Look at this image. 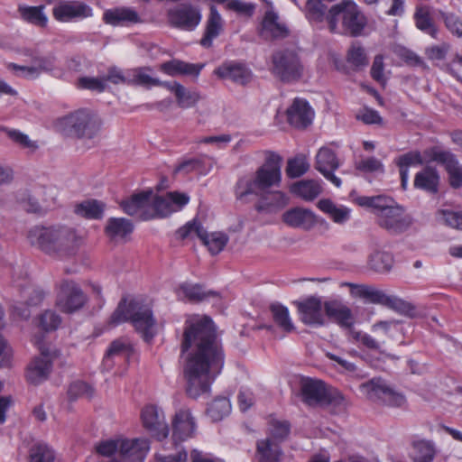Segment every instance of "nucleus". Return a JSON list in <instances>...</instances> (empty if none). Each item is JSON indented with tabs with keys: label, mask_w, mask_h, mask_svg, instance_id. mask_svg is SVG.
Instances as JSON below:
<instances>
[{
	"label": "nucleus",
	"mask_w": 462,
	"mask_h": 462,
	"mask_svg": "<svg viewBox=\"0 0 462 462\" xmlns=\"http://www.w3.org/2000/svg\"><path fill=\"white\" fill-rule=\"evenodd\" d=\"M27 238L32 246L59 257L75 255L82 244V237L64 226H35L29 230Z\"/></svg>",
	"instance_id": "2"
},
{
	"label": "nucleus",
	"mask_w": 462,
	"mask_h": 462,
	"mask_svg": "<svg viewBox=\"0 0 462 462\" xmlns=\"http://www.w3.org/2000/svg\"><path fill=\"white\" fill-rule=\"evenodd\" d=\"M439 214L441 222L452 228L462 230V212L441 210Z\"/></svg>",
	"instance_id": "62"
},
{
	"label": "nucleus",
	"mask_w": 462,
	"mask_h": 462,
	"mask_svg": "<svg viewBox=\"0 0 462 462\" xmlns=\"http://www.w3.org/2000/svg\"><path fill=\"white\" fill-rule=\"evenodd\" d=\"M17 286L22 287V297L26 306H38L43 300L45 293L42 289L22 283H17Z\"/></svg>",
	"instance_id": "53"
},
{
	"label": "nucleus",
	"mask_w": 462,
	"mask_h": 462,
	"mask_svg": "<svg viewBox=\"0 0 462 462\" xmlns=\"http://www.w3.org/2000/svg\"><path fill=\"white\" fill-rule=\"evenodd\" d=\"M281 162L282 158L279 155L269 153L254 176H244L237 180L235 188L236 198L248 202L252 196L263 194L272 187L279 186L282 179Z\"/></svg>",
	"instance_id": "3"
},
{
	"label": "nucleus",
	"mask_w": 462,
	"mask_h": 462,
	"mask_svg": "<svg viewBox=\"0 0 462 462\" xmlns=\"http://www.w3.org/2000/svg\"><path fill=\"white\" fill-rule=\"evenodd\" d=\"M310 164L304 155L288 160L286 173L290 178H299L308 171Z\"/></svg>",
	"instance_id": "52"
},
{
	"label": "nucleus",
	"mask_w": 462,
	"mask_h": 462,
	"mask_svg": "<svg viewBox=\"0 0 462 462\" xmlns=\"http://www.w3.org/2000/svg\"><path fill=\"white\" fill-rule=\"evenodd\" d=\"M346 60L356 69H363L368 64L365 49L357 43L352 44L347 51Z\"/></svg>",
	"instance_id": "50"
},
{
	"label": "nucleus",
	"mask_w": 462,
	"mask_h": 462,
	"mask_svg": "<svg viewBox=\"0 0 462 462\" xmlns=\"http://www.w3.org/2000/svg\"><path fill=\"white\" fill-rule=\"evenodd\" d=\"M414 20L419 30L430 34L434 39L438 38L439 30L434 25V23L430 14L429 8L427 6L417 7L414 14Z\"/></svg>",
	"instance_id": "42"
},
{
	"label": "nucleus",
	"mask_w": 462,
	"mask_h": 462,
	"mask_svg": "<svg viewBox=\"0 0 462 462\" xmlns=\"http://www.w3.org/2000/svg\"><path fill=\"white\" fill-rule=\"evenodd\" d=\"M181 353H187L183 367L187 394L197 399L209 393L225 363V355L209 317L194 315L186 319Z\"/></svg>",
	"instance_id": "1"
},
{
	"label": "nucleus",
	"mask_w": 462,
	"mask_h": 462,
	"mask_svg": "<svg viewBox=\"0 0 462 462\" xmlns=\"http://www.w3.org/2000/svg\"><path fill=\"white\" fill-rule=\"evenodd\" d=\"M174 441H184L194 436L197 423L191 411L188 408L178 410L171 421Z\"/></svg>",
	"instance_id": "21"
},
{
	"label": "nucleus",
	"mask_w": 462,
	"mask_h": 462,
	"mask_svg": "<svg viewBox=\"0 0 462 462\" xmlns=\"http://www.w3.org/2000/svg\"><path fill=\"white\" fill-rule=\"evenodd\" d=\"M300 392L303 402L308 405H341L345 401L337 390L327 387L319 380L303 379L300 383Z\"/></svg>",
	"instance_id": "9"
},
{
	"label": "nucleus",
	"mask_w": 462,
	"mask_h": 462,
	"mask_svg": "<svg viewBox=\"0 0 462 462\" xmlns=\"http://www.w3.org/2000/svg\"><path fill=\"white\" fill-rule=\"evenodd\" d=\"M231 412V403L226 397H217L208 404L207 409L208 415L214 421L223 420Z\"/></svg>",
	"instance_id": "45"
},
{
	"label": "nucleus",
	"mask_w": 462,
	"mask_h": 462,
	"mask_svg": "<svg viewBox=\"0 0 462 462\" xmlns=\"http://www.w3.org/2000/svg\"><path fill=\"white\" fill-rule=\"evenodd\" d=\"M214 73L224 79H230L237 84L245 85L251 79V70L243 63L226 61L217 67Z\"/></svg>",
	"instance_id": "25"
},
{
	"label": "nucleus",
	"mask_w": 462,
	"mask_h": 462,
	"mask_svg": "<svg viewBox=\"0 0 462 462\" xmlns=\"http://www.w3.org/2000/svg\"><path fill=\"white\" fill-rule=\"evenodd\" d=\"M394 263L393 255L387 251L375 249L368 259L369 267L376 273H389Z\"/></svg>",
	"instance_id": "40"
},
{
	"label": "nucleus",
	"mask_w": 462,
	"mask_h": 462,
	"mask_svg": "<svg viewBox=\"0 0 462 462\" xmlns=\"http://www.w3.org/2000/svg\"><path fill=\"white\" fill-rule=\"evenodd\" d=\"M364 393L372 401H379L391 407H403L406 399L403 394L390 388L381 379H372L361 385Z\"/></svg>",
	"instance_id": "12"
},
{
	"label": "nucleus",
	"mask_w": 462,
	"mask_h": 462,
	"mask_svg": "<svg viewBox=\"0 0 462 462\" xmlns=\"http://www.w3.org/2000/svg\"><path fill=\"white\" fill-rule=\"evenodd\" d=\"M258 198L255 204L256 211L260 213H274L283 208L289 201L288 197L282 191H265L261 195H254Z\"/></svg>",
	"instance_id": "28"
},
{
	"label": "nucleus",
	"mask_w": 462,
	"mask_h": 462,
	"mask_svg": "<svg viewBox=\"0 0 462 462\" xmlns=\"http://www.w3.org/2000/svg\"><path fill=\"white\" fill-rule=\"evenodd\" d=\"M168 18L173 27L193 31L199 24L202 15L198 7L186 4L171 9L168 12Z\"/></svg>",
	"instance_id": "18"
},
{
	"label": "nucleus",
	"mask_w": 462,
	"mask_h": 462,
	"mask_svg": "<svg viewBox=\"0 0 462 462\" xmlns=\"http://www.w3.org/2000/svg\"><path fill=\"white\" fill-rule=\"evenodd\" d=\"M222 29L223 19L221 14L215 5H210L205 33L200 40V44L205 48H209L212 45V41L220 34Z\"/></svg>",
	"instance_id": "34"
},
{
	"label": "nucleus",
	"mask_w": 462,
	"mask_h": 462,
	"mask_svg": "<svg viewBox=\"0 0 462 462\" xmlns=\"http://www.w3.org/2000/svg\"><path fill=\"white\" fill-rule=\"evenodd\" d=\"M439 175L438 171L431 167L426 166L416 173L414 178V188L421 189L430 194H435L439 190Z\"/></svg>",
	"instance_id": "33"
},
{
	"label": "nucleus",
	"mask_w": 462,
	"mask_h": 462,
	"mask_svg": "<svg viewBox=\"0 0 462 462\" xmlns=\"http://www.w3.org/2000/svg\"><path fill=\"white\" fill-rule=\"evenodd\" d=\"M16 200L27 212L38 213L41 210L38 200L28 189L19 190L16 193Z\"/></svg>",
	"instance_id": "58"
},
{
	"label": "nucleus",
	"mask_w": 462,
	"mask_h": 462,
	"mask_svg": "<svg viewBox=\"0 0 462 462\" xmlns=\"http://www.w3.org/2000/svg\"><path fill=\"white\" fill-rule=\"evenodd\" d=\"M340 166L336 152L329 146L321 147L316 155L315 169L336 187L341 186V180L334 174Z\"/></svg>",
	"instance_id": "20"
},
{
	"label": "nucleus",
	"mask_w": 462,
	"mask_h": 462,
	"mask_svg": "<svg viewBox=\"0 0 462 462\" xmlns=\"http://www.w3.org/2000/svg\"><path fill=\"white\" fill-rule=\"evenodd\" d=\"M149 449L146 439H122L119 455L123 462H143Z\"/></svg>",
	"instance_id": "24"
},
{
	"label": "nucleus",
	"mask_w": 462,
	"mask_h": 462,
	"mask_svg": "<svg viewBox=\"0 0 462 462\" xmlns=\"http://www.w3.org/2000/svg\"><path fill=\"white\" fill-rule=\"evenodd\" d=\"M189 201L186 193L177 191L168 192L165 196H157L152 193L151 211L152 219L166 217L173 212L182 209Z\"/></svg>",
	"instance_id": "14"
},
{
	"label": "nucleus",
	"mask_w": 462,
	"mask_h": 462,
	"mask_svg": "<svg viewBox=\"0 0 462 462\" xmlns=\"http://www.w3.org/2000/svg\"><path fill=\"white\" fill-rule=\"evenodd\" d=\"M19 13L22 18L27 23H32L39 27H45L48 18L44 14V6H19Z\"/></svg>",
	"instance_id": "44"
},
{
	"label": "nucleus",
	"mask_w": 462,
	"mask_h": 462,
	"mask_svg": "<svg viewBox=\"0 0 462 462\" xmlns=\"http://www.w3.org/2000/svg\"><path fill=\"white\" fill-rule=\"evenodd\" d=\"M52 15L60 23L81 21L93 16V9L81 1H61L52 8Z\"/></svg>",
	"instance_id": "16"
},
{
	"label": "nucleus",
	"mask_w": 462,
	"mask_h": 462,
	"mask_svg": "<svg viewBox=\"0 0 462 462\" xmlns=\"http://www.w3.org/2000/svg\"><path fill=\"white\" fill-rule=\"evenodd\" d=\"M30 462H58L54 450L46 443H36L29 451Z\"/></svg>",
	"instance_id": "46"
},
{
	"label": "nucleus",
	"mask_w": 462,
	"mask_h": 462,
	"mask_svg": "<svg viewBox=\"0 0 462 462\" xmlns=\"http://www.w3.org/2000/svg\"><path fill=\"white\" fill-rule=\"evenodd\" d=\"M272 73L282 82H295L303 77L304 65L294 50H279L272 57Z\"/></svg>",
	"instance_id": "7"
},
{
	"label": "nucleus",
	"mask_w": 462,
	"mask_h": 462,
	"mask_svg": "<svg viewBox=\"0 0 462 462\" xmlns=\"http://www.w3.org/2000/svg\"><path fill=\"white\" fill-rule=\"evenodd\" d=\"M437 452L436 445L431 440L419 439L412 442L413 462H433Z\"/></svg>",
	"instance_id": "38"
},
{
	"label": "nucleus",
	"mask_w": 462,
	"mask_h": 462,
	"mask_svg": "<svg viewBox=\"0 0 462 462\" xmlns=\"http://www.w3.org/2000/svg\"><path fill=\"white\" fill-rule=\"evenodd\" d=\"M141 420L143 428L151 434L152 437L160 441L168 437L170 430L165 420L164 412L156 405H146L142 410Z\"/></svg>",
	"instance_id": "15"
},
{
	"label": "nucleus",
	"mask_w": 462,
	"mask_h": 462,
	"mask_svg": "<svg viewBox=\"0 0 462 462\" xmlns=\"http://www.w3.org/2000/svg\"><path fill=\"white\" fill-rule=\"evenodd\" d=\"M204 64L189 63L180 60H171L160 65V70L171 77L194 76L199 77Z\"/></svg>",
	"instance_id": "31"
},
{
	"label": "nucleus",
	"mask_w": 462,
	"mask_h": 462,
	"mask_svg": "<svg viewBox=\"0 0 462 462\" xmlns=\"http://www.w3.org/2000/svg\"><path fill=\"white\" fill-rule=\"evenodd\" d=\"M204 227L201 226L199 222H198L196 219H193L192 221L188 222L183 226L180 227L177 230V235L180 239H186V238H193L194 236H197L200 239V237L204 234Z\"/></svg>",
	"instance_id": "59"
},
{
	"label": "nucleus",
	"mask_w": 462,
	"mask_h": 462,
	"mask_svg": "<svg viewBox=\"0 0 462 462\" xmlns=\"http://www.w3.org/2000/svg\"><path fill=\"white\" fill-rule=\"evenodd\" d=\"M152 70L150 67H138L130 69V85L142 87L156 86L159 83V79L152 78L148 74Z\"/></svg>",
	"instance_id": "47"
},
{
	"label": "nucleus",
	"mask_w": 462,
	"mask_h": 462,
	"mask_svg": "<svg viewBox=\"0 0 462 462\" xmlns=\"http://www.w3.org/2000/svg\"><path fill=\"white\" fill-rule=\"evenodd\" d=\"M200 237L203 245H205L212 254H219L226 246L228 237L223 233H211L208 234L204 229V234Z\"/></svg>",
	"instance_id": "49"
},
{
	"label": "nucleus",
	"mask_w": 462,
	"mask_h": 462,
	"mask_svg": "<svg viewBox=\"0 0 462 462\" xmlns=\"http://www.w3.org/2000/svg\"><path fill=\"white\" fill-rule=\"evenodd\" d=\"M125 321H130L145 341L153 337L155 319L151 307L143 300H132L127 302L124 300L119 303L111 316V322L118 325Z\"/></svg>",
	"instance_id": "5"
},
{
	"label": "nucleus",
	"mask_w": 462,
	"mask_h": 462,
	"mask_svg": "<svg viewBox=\"0 0 462 462\" xmlns=\"http://www.w3.org/2000/svg\"><path fill=\"white\" fill-rule=\"evenodd\" d=\"M140 20L137 12L129 7H116L104 12L103 21L113 26L136 23Z\"/></svg>",
	"instance_id": "32"
},
{
	"label": "nucleus",
	"mask_w": 462,
	"mask_h": 462,
	"mask_svg": "<svg viewBox=\"0 0 462 462\" xmlns=\"http://www.w3.org/2000/svg\"><path fill=\"white\" fill-rule=\"evenodd\" d=\"M318 208L327 215H328L334 222L344 223L349 218V210L346 207H337L328 199H320Z\"/></svg>",
	"instance_id": "43"
},
{
	"label": "nucleus",
	"mask_w": 462,
	"mask_h": 462,
	"mask_svg": "<svg viewBox=\"0 0 462 462\" xmlns=\"http://www.w3.org/2000/svg\"><path fill=\"white\" fill-rule=\"evenodd\" d=\"M326 316L343 328H351L355 319L350 308L339 300H328L324 303Z\"/></svg>",
	"instance_id": "26"
},
{
	"label": "nucleus",
	"mask_w": 462,
	"mask_h": 462,
	"mask_svg": "<svg viewBox=\"0 0 462 462\" xmlns=\"http://www.w3.org/2000/svg\"><path fill=\"white\" fill-rule=\"evenodd\" d=\"M101 118L93 111L86 108L76 110L60 120L62 131L79 139L97 137L102 127Z\"/></svg>",
	"instance_id": "6"
},
{
	"label": "nucleus",
	"mask_w": 462,
	"mask_h": 462,
	"mask_svg": "<svg viewBox=\"0 0 462 462\" xmlns=\"http://www.w3.org/2000/svg\"><path fill=\"white\" fill-rule=\"evenodd\" d=\"M429 156L430 162H436L445 167L452 188L458 189L462 186V165L454 153L433 148L429 152Z\"/></svg>",
	"instance_id": "17"
},
{
	"label": "nucleus",
	"mask_w": 462,
	"mask_h": 462,
	"mask_svg": "<svg viewBox=\"0 0 462 462\" xmlns=\"http://www.w3.org/2000/svg\"><path fill=\"white\" fill-rule=\"evenodd\" d=\"M134 231L131 220L124 217H110L105 227L106 235L114 241L125 239Z\"/></svg>",
	"instance_id": "36"
},
{
	"label": "nucleus",
	"mask_w": 462,
	"mask_h": 462,
	"mask_svg": "<svg viewBox=\"0 0 462 462\" xmlns=\"http://www.w3.org/2000/svg\"><path fill=\"white\" fill-rule=\"evenodd\" d=\"M352 296L366 300L374 304H381L394 310H404L408 309L409 304L403 300L388 295L382 290L365 284L348 283Z\"/></svg>",
	"instance_id": "10"
},
{
	"label": "nucleus",
	"mask_w": 462,
	"mask_h": 462,
	"mask_svg": "<svg viewBox=\"0 0 462 462\" xmlns=\"http://www.w3.org/2000/svg\"><path fill=\"white\" fill-rule=\"evenodd\" d=\"M88 298L80 286L72 280H62L59 286L57 306L65 313L79 310L86 304Z\"/></svg>",
	"instance_id": "11"
},
{
	"label": "nucleus",
	"mask_w": 462,
	"mask_h": 462,
	"mask_svg": "<svg viewBox=\"0 0 462 462\" xmlns=\"http://www.w3.org/2000/svg\"><path fill=\"white\" fill-rule=\"evenodd\" d=\"M92 388L87 383L82 381L73 382L68 390V394L70 399H77L81 396L91 397Z\"/></svg>",
	"instance_id": "63"
},
{
	"label": "nucleus",
	"mask_w": 462,
	"mask_h": 462,
	"mask_svg": "<svg viewBox=\"0 0 462 462\" xmlns=\"http://www.w3.org/2000/svg\"><path fill=\"white\" fill-rule=\"evenodd\" d=\"M395 163L399 168L409 170V167L422 165L424 161L420 152L411 151L396 158Z\"/></svg>",
	"instance_id": "60"
},
{
	"label": "nucleus",
	"mask_w": 462,
	"mask_h": 462,
	"mask_svg": "<svg viewBox=\"0 0 462 462\" xmlns=\"http://www.w3.org/2000/svg\"><path fill=\"white\" fill-rule=\"evenodd\" d=\"M175 97L178 106L181 108H189L194 106L200 98L198 92L189 91L183 86H178Z\"/></svg>",
	"instance_id": "54"
},
{
	"label": "nucleus",
	"mask_w": 462,
	"mask_h": 462,
	"mask_svg": "<svg viewBox=\"0 0 462 462\" xmlns=\"http://www.w3.org/2000/svg\"><path fill=\"white\" fill-rule=\"evenodd\" d=\"M192 171H199L202 174H207L208 170L203 169V162L199 158H190L182 161L179 163L175 170V173L189 174Z\"/></svg>",
	"instance_id": "57"
},
{
	"label": "nucleus",
	"mask_w": 462,
	"mask_h": 462,
	"mask_svg": "<svg viewBox=\"0 0 462 462\" xmlns=\"http://www.w3.org/2000/svg\"><path fill=\"white\" fill-rule=\"evenodd\" d=\"M282 221L289 226L293 228L310 229L316 220L313 212L303 208H293L282 215Z\"/></svg>",
	"instance_id": "30"
},
{
	"label": "nucleus",
	"mask_w": 462,
	"mask_h": 462,
	"mask_svg": "<svg viewBox=\"0 0 462 462\" xmlns=\"http://www.w3.org/2000/svg\"><path fill=\"white\" fill-rule=\"evenodd\" d=\"M105 78L106 83L107 81L118 85L126 84L130 85V69L123 71L117 67H111L107 70V74Z\"/></svg>",
	"instance_id": "61"
},
{
	"label": "nucleus",
	"mask_w": 462,
	"mask_h": 462,
	"mask_svg": "<svg viewBox=\"0 0 462 462\" xmlns=\"http://www.w3.org/2000/svg\"><path fill=\"white\" fill-rule=\"evenodd\" d=\"M61 323V318L53 310H46L39 317L38 326L46 332L56 330Z\"/></svg>",
	"instance_id": "56"
},
{
	"label": "nucleus",
	"mask_w": 462,
	"mask_h": 462,
	"mask_svg": "<svg viewBox=\"0 0 462 462\" xmlns=\"http://www.w3.org/2000/svg\"><path fill=\"white\" fill-rule=\"evenodd\" d=\"M355 202L363 208L371 209L376 216L380 226L390 233L400 234L411 225V220L404 214V209L388 196H359Z\"/></svg>",
	"instance_id": "4"
},
{
	"label": "nucleus",
	"mask_w": 462,
	"mask_h": 462,
	"mask_svg": "<svg viewBox=\"0 0 462 462\" xmlns=\"http://www.w3.org/2000/svg\"><path fill=\"white\" fill-rule=\"evenodd\" d=\"M291 192L305 201H312L322 192V187L319 180H301L291 186Z\"/></svg>",
	"instance_id": "35"
},
{
	"label": "nucleus",
	"mask_w": 462,
	"mask_h": 462,
	"mask_svg": "<svg viewBox=\"0 0 462 462\" xmlns=\"http://www.w3.org/2000/svg\"><path fill=\"white\" fill-rule=\"evenodd\" d=\"M296 304L300 319L304 324L316 327L325 325L324 304L319 298L311 296Z\"/></svg>",
	"instance_id": "22"
},
{
	"label": "nucleus",
	"mask_w": 462,
	"mask_h": 462,
	"mask_svg": "<svg viewBox=\"0 0 462 462\" xmlns=\"http://www.w3.org/2000/svg\"><path fill=\"white\" fill-rule=\"evenodd\" d=\"M314 117V111L309 103L302 98H295L287 109V119L296 128H306Z\"/></svg>",
	"instance_id": "23"
},
{
	"label": "nucleus",
	"mask_w": 462,
	"mask_h": 462,
	"mask_svg": "<svg viewBox=\"0 0 462 462\" xmlns=\"http://www.w3.org/2000/svg\"><path fill=\"white\" fill-rule=\"evenodd\" d=\"M152 190H145L132 195L128 199L122 201L121 207L125 213L140 220L152 219L151 211Z\"/></svg>",
	"instance_id": "19"
},
{
	"label": "nucleus",
	"mask_w": 462,
	"mask_h": 462,
	"mask_svg": "<svg viewBox=\"0 0 462 462\" xmlns=\"http://www.w3.org/2000/svg\"><path fill=\"white\" fill-rule=\"evenodd\" d=\"M290 433V423L286 420H273L271 422V436L257 441L256 452L258 462H281L282 448L279 442Z\"/></svg>",
	"instance_id": "8"
},
{
	"label": "nucleus",
	"mask_w": 462,
	"mask_h": 462,
	"mask_svg": "<svg viewBox=\"0 0 462 462\" xmlns=\"http://www.w3.org/2000/svg\"><path fill=\"white\" fill-rule=\"evenodd\" d=\"M40 356L33 358L26 369V380L38 385L47 380L51 369L55 352L43 345H39Z\"/></svg>",
	"instance_id": "13"
},
{
	"label": "nucleus",
	"mask_w": 462,
	"mask_h": 462,
	"mask_svg": "<svg viewBox=\"0 0 462 462\" xmlns=\"http://www.w3.org/2000/svg\"><path fill=\"white\" fill-rule=\"evenodd\" d=\"M438 14L443 20L446 28L450 33L458 38L462 37V17L450 12L439 10Z\"/></svg>",
	"instance_id": "51"
},
{
	"label": "nucleus",
	"mask_w": 462,
	"mask_h": 462,
	"mask_svg": "<svg viewBox=\"0 0 462 462\" xmlns=\"http://www.w3.org/2000/svg\"><path fill=\"white\" fill-rule=\"evenodd\" d=\"M346 15L345 22L342 23V32L339 34L359 36L366 25V18L353 0H350L346 6Z\"/></svg>",
	"instance_id": "27"
},
{
	"label": "nucleus",
	"mask_w": 462,
	"mask_h": 462,
	"mask_svg": "<svg viewBox=\"0 0 462 462\" xmlns=\"http://www.w3.org/2000/svg\"><path fill=\"white\" fill-rule=\"evenodd\" d=\"M289 28L279 20L273 11H267L261 23V35L266 39H283L289 35Z\"/></svg>",
	"instance_id": "29"
},
{
	"label": "nucleus",
	"mask_w": 462,
	"mask_h": 462,
	"mask_svg": "<svg viewBox=\"0 0 462 462\" xmlns=\"http://www.w3.org/2000/svg\"><path fill=\"white\" fill-rule=\"evenodd\" d=\"M121 440L122 439L103 440L96 446V450L97 454L104 457H110L117 451L120 453Z\"/></svg>",
	"instance_id": "64"
},
{
	"label": "nucleus",
	"mask_w": 462,
	"mask_h": 462,
	"mask_svg": "<svg viewBox=\"0 0 462 462\" xmlns=\"http://www.w3.org/2000/svg\"><path fill=\"white\" fill-rule=\"evenodd\" d=\"M274 322L285 332L294 330V326L290 318L289 310L279 303L272 304L270 307Z\"/></svg>",
	"instance_id": "48"
},
{
	"label": "nucleus",
	"mask_w": 462,
	"mask_h": 462,
	"mask_svg": "<svg viewBox=\"0 0 462 462\" xmlns=\"http://www.w3.org/2000/svg\"><path fill=\"white\" fill-rule=\"evenodd\" d=\"M0 132H5L13 142L23 148H29L32 150L38 148V145L35 142L30 140L27 134L18 130L0 126Z\"/></svg>",
	"instance_id": "55"
},
{
	"label": "nucleus",
	"mask_w": 462,
	"mask_h": 462,
	"mask_svg": "<svg viewBox=\"0 0 462 462\" xmlns=\"http://www.w3.org/2000/svg\"><path fill=\"white\" fill-rule=\"evenodd\" d=\"M180 291L189 300L193 302H200L208 300L211 298L218 299L220 294L217 291H206L203 286L199 284L183 283L180 287Z\"/></svg>",
	"instance_id": "39"
},
{
	"label": "nucleus",
	"mask_w": 462,
	"mask_h": 462,
	"mask_svg": "<svg viewBox=\"0 0 462 462\" xmlns=\"http://www.w3.org/2000/svg\"><path fill=\"white\" fill-rule=\"evenodd\" d=\"M74 211L88 219H100L105 211V204L97 199H88L76 205Z\"/></svg>",
	"instance_id": "41"
},
{
	"label": "nucleus",
	"mask_w": 462,
	"mask_h": 462,
	"mask_svg": "<svg viewBox=\"0 0 462 462\" xmlns=\"http://www.w3.org/2000/svg\"><path fill=\"white\" fill-rule=\"evenodd\" d=\"M348 3H350V0H342L328 10L326 23L331 33L338 34L342 32V23L345 22Z\"/></svg>",
	"instance_id": "37"
}]
</instances>
